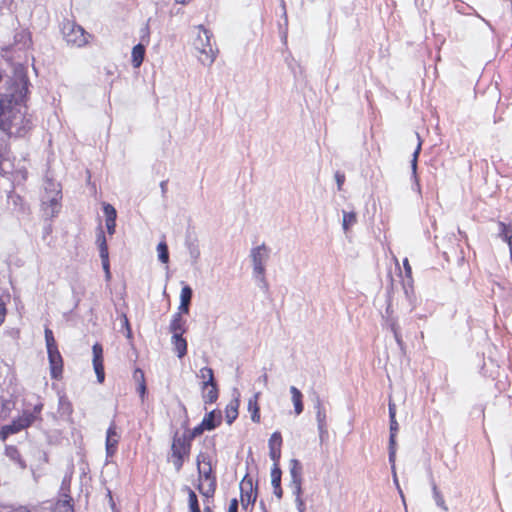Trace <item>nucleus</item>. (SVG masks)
Returning <instances> with one entry per match:
<instances>
[{
    "label": "nucleus",
    "mask_w": 512,
    "mask_h": 512,
    "mask_svg": "<svg viewBox=\"0 0 512 512\" xmlns=\"http://www.w3.org/2000/svg\"><path fill=\"white\" fill-rule=\"evenodd\" d=\"M265 273L266 272H261L260 274L254 273L253 277L257 281L259 288L267 292L269 290V284L266 280Z\"/></svg>",
    "instance_id": "79ce46f5"
},
{
    "label": "nucleus",
    "mask_w": 512,
    "mask_h": 512,
    "mask_svg": "<svg viewBox=\"0 0 512 512\" xmlns=\"http://www.w3.org/2000/svg\"><path fill=\"white\" fill-rule=\"evenodd\" d=\"M314 409L316 410L317 426H327L326 410L319 396L314 400Z\"/></svg>",
    "instance_id": "5701e85b"
},
{
    "label": "nucleus",
    "mask_w": 512,
    "mask_h": 512,
    "mask_svg": "<svg viewBox=\"0 0 512 512\" xmlns=\"http://www.w3.org/2000/svg\"><path fill=\"white\" fill-rule=\"evenodd\" d=\"M35 421L34 413H30V410H24L22 415L18 418L14 419L11 424H9V430L12 431H21L27 427H29Z\"/></svg>",
    "instance_id": "2eb2a0df"
},
{
    "label": "nucleus",
    "mask_w": 512,
    "mask_h": 512,
    "mask_svg": "<svg viewBox=\"0 0 512 512\" xmlns=\"http://www.w3.org/2000/svg\"><path fill=\"white\" fill-rule=\"evenodd\" d=\"M137 391L139 393V396L142 400V402L144 401L145 399V396H146V392H147V387H146V382H140L138 384V388H137Z\"/></svg>",
    "instance_id": "603ef678"
},
{
    "label": "nucleus",
    "mask_w": 512,
    "mask_h": 512,
    "mask_svg": "<svg viewBox=\"0 0 512 512\" xmlns=\"http://www.w3.org/2000/svg\"><path fill=\"white\" fill-rule=\"evenodd\" d=\"M389 453H388V460L391 464L392 471L395 470V459H396V445H392L389 443Z\"/></svg>",
    "instance_id": "09e8293b"
},
{
    "label": "nucleus",
    "mask_w": 512,
    "mask_h": 512,
    "mask_svg": "<svg viewBox=\"0 0 512 512\" xmlns=\"http://www.w3.org/2000/svg\"><path fill=\"white\" fill-rule=\"evenodd\" d=\"M158 259L160 262L167 264L169 262V250L165 241L159 242L157 245Z\"/></svg>",
    "instance_id": "f704fd0d"
},
{
    "label": "nucleus",
    "mask_w": 512,
    "mask_h": 512,
    "mask_svg": "<svg viewBox=\"0 0 512 512\" xmlns=\"http://www.w3.org/2000/svg\"><path fill=\"white\" fill-rule=\"evenodd\" d=\"M72 498L68 497L65 500H60L56 503L53 512H74Z\"/></svg>",
    "instance_id": "473e14b6"
},
{
    "label": "nucleus",
    "mask_w": 512,
    "mask_h": 512,
    "mask_svg": "<svg viewBox=\"0 0 512 512\" xmlns=\"http://www.w3.org/2000/svg\"><path fill=\"white\" fill-rule=\"evenodd\" d=\"M303 467L298 459H291L289 463L290 481H303L302 479Z\"/></svg>",
    "instance_id": "393cba45"
},
{
    "label": "nucleus",
    "mask_w": 512,
    "mask_h": 512,
    "mask_svg": "<svg viewBox=\"0 0 512 512\" xmlns=\"http://www.w3.org/2000/svg\"><path fill=\"white\" fill-rule=\"evenodd\" d=\"M95 373L104 371L103 360L93 361Z\"/></svg>",
    "instance_id": "e2e57ef3"
},
{
    "label": "nucleus",
    "mask_w": 512,
    "mask_h": 512,
    "mask_svg": "<svg viewBox=\"0 0 512 512\" xmlns=\"http://www.w3.org/2000/svg\"><path fill=\"white\" fill-rule=\"evenodd\" d=\"M58 412L60 413V415L62 417H67V418H69L73 413L72 404L65 395H62L59 397Z\"/></svg>",
    "instance_id": "bb28decb"
},
{
    "label": "nucleus",
    "mask_w": 512,
    "mask_h": 512,
    "mask_svg": "<svg viewBox=\"0 0 512 512\" xmlns=\"http://www.w3.org/2000/svg\"><path fill=\"white\" fill-rule=\"evenodd\" d=\"M201 422L207 428V431L214 430L222 422V413L219 410H212L204 416Z\"/></svg>",
    "instance_id": "a211bd4d"
},
{
    "label": "nucleus",
    "mask_w": 512,
    "mask_h": 512,
    "mask_svg": "<svg viewBox=\"0 0 512 512\" xmlns=\"http://www.w3.org/2000/svg\"><path fill=\"white\" fill-rule=\"evenodd\" d=\"M432 490H433V497H434L436 505L438 507H440L441 509H443L444 511H448V507L445 504L444 498L441 495V493L439 492L435 483H433Z\"/></svg>",
    "instance_id": "58836bf2"
},
{
    "label": "nucleus",
    "mask_w": 512,
    "mask_h": 512,
    "mask_svg": "<svg viewBox=\"0 0 512 512\" xmlns=\"http://www.w3.org/2000/svg\"><path fill=\"white\" fill-rule=\"evenodd\" d=\"M289 486L292 489V494L295 496V498L302 496V481H290Z\"/></svg>",
    "instance_id": "49530a36"
},
{
    "label": "nucleus",
    "mask_w": 512,
    "mask_h": 512,
    "mask_svg": "<svg viewBox=\"0 0 512 512\" xmlns=\"http://www.w3.org/2000/svg\"><path fill=\"white\" fill-rule=\"evenodd\" d=\"M120 440V434L117 432L115 422H112L106 431L105 450L106 458H111L115 455Z\"/></svg>",
    "instance_id": "9d476101"
},
{
    "label": "nucleus",
    "mask_w": 512,
    "mask_h": 512,
    "mask_svg": "<svg viewBox=\"0 0 512 512\" xmlns=\"http://www.w3.org/2000/svg\"><path fill=\"white\" fill-rule=\"evenodd\" d=\"M197 377L202 380V388H205L215 382L214 372L210 367L201 368Z\"/></svg>",
    "instance_id": "c85d7f7f"
},
{
    "label": "nucleus",
    "mask_w": 512,
    "mask_h": 512,
    "mask_svg": "<svg viewBox=\"0 0 512 512\" xmlns=\"http://www.w3.org/2000/svg\"><path fill=\"white\" fill-rule=\"evenodd\" d=\"M123 325L125 326L126 330H127V337L128 338H131L132 336V331H131V328H130V325H129V321H128V318L124 315L123 316Z\"/></svg>",
    "instance_id": "69168bd1"
},
{
    "label": "nucleus",
    "mask_w": 512,
    "mask_h": 512,
    "mask_svg": "<svg viewBox=\"0 0 512 512\" xmlns=\"http://www.w3.org/2000/svg\"><path fill=\"white\" fill-rule=\"evenodd\" d=\"M14 406L15 403L13 400L0 397V419L8 417Z\"/></svg>",
    "instance_id": "c756f323"
},
{
    "label": "nucleus",
    "mask_w": 512,
    "mask_h": 512,
    "mask_svg": "<svg viewBox=\"0 0 512 512\" xmlns=\"http://www.w3.org/2000/svg\"><path fill=\"white\" fill-rule=\"evenodd\" d=\"M199 33L194 41L196 50H198L199 61L205 66H211L216 59L217 49H214L211 43L212 33L204 26L198 27Z\"/></svg>",
    "instance_id": "20e7f679"
},
{
    "label": "nucleus",
    "mask_w": 512,
    "mask_h": 512,
    "mask_svg": "<svg viewBox=\"0 0 512 512\" xmlns=\"http://www.w3.org/2000/svg\"><path fill=\"white\" fill-rule=\"evenodd\" d=\"M390 420V436L389 442L392 445H396V435L399 430V425L396 418L389 419Z\"/></svg>",
    "instance_id": "a19ab883"
},
{
    "label": "nucleus",
    "mask_w": 512,
    "mask_h": 512,
    "mask_svg": "<svg viewBox=\"0 0 512 512\" xmlns=\"http://www.w3.org/2000/svg\"><path fill=\"white\" fill-rule=\"evenodd\" d=\"M403 267L407 279L406 281H404V287L406 288V285H410V283L412 282V268L407 258L403 260Z\"/></svg>",
    "instance_id": "a18cd8bd"
},
{
    "label": "nucleus",
    "mask_w": 512,
    "mask_h": 512,
    "mask_svg": "<svg viewBox=\"0 0 512 512\" xmlns=\"http://www.w3.org/2000/svg\"><path fill=\"white\" fill-rule=\"evenodd\" d=\"M62 189L58 182L47 179L44 183V194L41 198L43 216L46 220L56 217L61 210Z\"/></svg>",
    "instance_id": "f03ea898"
},
{
    "label": "nucleus",
    "mask_w": 512,
    "mask_h": 512,
    "mask_svg": "<svg viewBox=\"0 0 512 512\" xmlns=\"http://www.w3.org/2000/svg\"><path fill=\"white\" fill-rule=\"evenodd\" d=\"M282 471L278 463H274L271 468V485L276 486L281 484Z\"/></svg>",
    "instance_id": "c9c22d12"
},
{
    "label": "nucleus",
    "mask_w": 512,
    "mask_h": 512,
    "mask_svg": "<svg viewBox=\"0 0 512 512\" xmlns=\"http://www.w3.org/2000/svg\"><path fill=\"white\" fill-rule=\"evenodd\" d=\"M141 32L143 33L141 36L142 42L146 41V43H148L149 42V27H148V25H145V27L141 29Z\"/></svg>",
    "instance_id": "052dcab7"
},
{
    "label": "nucleus",
    "mask_w": 512,
    "mask_h": 512,
    "mask_svg": "<svg viewBox=\"0 0 512 512\" xmlns=\"http://www.w3.org/2000/svg\"><path fill=\"white\" fill-rule=\"evenodd\" d=\"M320 442L323 443L328 438L327 426H317Z\"/></svg>",
    "instance_id": "3c124183"
},
{
    "label": "nucleus",
    "mask_w": 512,
    "mask_h": 512,
    "mask_svg": "<svg viewBox=\"0 0 512 512\" xmlns=\"http://www.w3.org/2000/svg\"><path fill=\"white\" fill-rule=\"evenodd\" d=\"M269 446V456L273 460L274 463H278L281 457V446H282V436L281 433L276 431L274 432L268 442Z\"/></svg>",
    "instance_id": "dca6fc26"
},
{
    "label": "nucleus",
    "mask_w": 512,
    "mask_h": 512,
    "mask_svg": "<svg viewBox=\"0 0 512 512\" xmlns=\"http://www.w3.org/2000/svg\"><path fill=\"white\" fill-rule=\"evenodd\" d=\"M417 135V138H418V145L413 153V159L411 161V167H412V172H413V176L415 178V180L417 181V177H416V169H417V159H418V155L421 151V145H422V142L420 140V137L418 134Z\"/></svg>",
    "instance_id": "ea45409f"
},
{
    "label": "nucleus",
    "mask_w": 512,
    "mask_h": 512,
    "mask_svg": "<svg viewBox=\"0 0 512 512\" xmlns=\"http://www.w3.org/2000/svg\"><path fill=\"white\" fill-rule=\"evenodd\" d=\"M204 431H207V428L203 426V423L201 422L192 430L184 432L183 434L192 442L194 438L200 436Z\"/></svg>",
    "instance_id": "4c0bfd02"
},
{
    "label": "nucleus",
    "mask_w": 512,
    "mask_h": 512,
    "mask_svg": "<svg viewBox=\"0 0 512 512\" xmlns=\"http://www.w3.org/2000/svg\"><path fill=\"white\" fill-rule=\"evenodd\" d=\"M186 490L188 492L189 509H200L196 493L189 487H186Z\"/></svg>",
    "instance_id": "37998d69"
},
{
    "label": "nucleus",
    "mask_w": 512,
    "mask_h": 512,
    "mask_svg": "<svg viewBox=\"0 0 512 512\" xmlns=\"http://www.w3.org/2000/svg\"><path fill=\"white\" fill-rule=\"evenodd\" d=\"M357 221L356 213L351 211H343L342 227L344 231H348Z\"/></svg>",
    "instance_id": "72a5a7b5"
},
{
    "label": "nucleus",
    "mask_w": 512,
    "mask_h": 512,
    "mask_svg": "<svg viewBox=\"0 0 512 512\" xmlns=\"http://www.w3.org/2000/svg\"><path fill=\"white\" fill-rule=\"evenodd\" d=\"M171 343L178 358H183L187 353V341L183 338V334H173Z\"/></svg>",
    "instance_id": "6ab92c4d"
},
{
    "label": "nucleus",
    "mask_w": 512,
    "mask_h": 512,
    "mask_svg": "<svg viewBox=\"0 0 512 512\" xmlns=\"http://www.w3.org/2000/svg\"><path fill=\"white\" fill-rule=\"evenodd\" d=\"M31 39L30 34L22 30L20 32H17L14 36V43L15 45H19V49H24L30 45Z\"/></svg>",
    "instance_id": "7c9ffc66"
},
{
    "label": "nucleus",
    "mask_w": 512,
    "mask_h": 512,
    "mask_svg": "<svg viewBox=\"0 0 512 512\" xmlns=\"http://www.w3.org/2000/svg\"><path fill=\"white\" fill-rule=\"evenodd\" d=\"M335 180H336V183H337L338 190H341L342 189V185L345 182V175L343 173H340L339 171H337L335 173Z\"/></svg>",
    "instance_id": "864d4df0"
},
{
    "label": "nucleus",
    "mask_w": 512,
    "mask_h": 512,
    "mask_svg": "<svg viewBox=\"0 0 512 512\" xmlns=\"http://www.w3.org/2000/svg\"><path fill=\"white\" fill-rule=\"evenodd\" d=\"M169 331L172 333V335L184 334L186 332V321L183 319L180 313H175L172 315Z\"/></svg>",
    "instance_id": "4be33fe9"
},
{
    "label": "nucleus",
    "mask_w": 512,
    "mask_h": 512,
    "mask_svg": "<svg viewBox=\"0 0 512 512\" xmlns=\"http://www.w3.org/2000/svg\"><path fill=\"white\" fill-rule=\"evenodd\" d=\"M202 399L205 404L215 403L219 396L218 386L216 381L205 388H202Z\"/></svg>",
    "instance_id": "412c9836"
},
{
    "label": "nucleus",
    "mask_w": 512,
    "mask_h": 512,
    "mask_svg": "<svg viewBox=\"0 0 512 512\" xmlns=\"http://www.w3.org/2000/svg\"><path fill=\"white\" fill-rule=\"evenodd\" d=\"M189 309H190V305L189 304L180 303V305L178 307V312L177 313H180V315L182 316V314H188L189 313Z\"/></svg>",
    "instance_id": "bf43d9fd"
},
{
    "label": "nucleus",
    "mask_w": 512,
    "mask_h": 512,
    "mask_svg": "<svg viewBox=\"0 0 512 512\" xmlns=\"http://www.w3.org/2000/svg\"><path fill=\"white\" fill-rule=\"evenodd\" d=\"M44 334L50 367V376L52 379L59 380L63 374V358L58 350L52 330L46 327Z\"/></svg>",
    "instance_id": "7ed1b4c3"
},
{
    "label": "nucleus",
    "mask_w": 512,
    "mask_h": 512,
    "mask_svg": "<svg viewBox=\"0 0 512 512\" xmlns=\"http://www.w3.org/2000/svg\"><path fill=\"white\" fill-rule=\"evenodd\" d=\"M97 243L99 246V255L102 261V267L105 271L106 278H110V263H109V251H108V245L107 240L105 237V234L102 229L99 230L97 234Z\"/></svg>",
    "instance_id": "9b49d317"
},
{
    "label": "nucleus",
    "mask_w": 512,
    "mask_h": 512,
    "mask_svg": "<svg viewBox=\"0 0 512 512\" xmlns=\"http://www.w3.org/2000/svg\"><path fill=\"white\" fill-rule=\"evenodd\" d=\"M196 462L198 473L201 478L209 482H211L212 479H216V477L213 475L211 460L209 459L208 456H206L203 453H200L197 456Z\"/></svg>",
    "instance_id": "f8f14e48"
},
{
    "label": "nucleus",
    "mask_w": 512,
    "mask_h": 512,
    "mask_svg": "<svg viewBox=\"0 0 512 512\" xmlns=\"http://www.w3.org/2000/svg\"><path fill=\"white\" fill-rule=\"evenodd\" d=\"M18 88L11 94H0V130L11 132L16 123V107L24 103L29 87V80L22 72H17Z\"/></svg>",
    "instance_id": "f257e3e1"
},
{
    "label": "nucleus",
    "mask_w": 512,
    "mask_h": 512,
    "mask_svg": "<svg viewBox=\"0 0 512 512\" xmlns=\"http://www.w3.org/2000/svg\"><path fill=\"white\" fill-rule=\"evenodd\" d=\"M93 361L103 360V348L101 344L95 343L92 347Z\"/></svg>",
    "instance_id": "de8ad7c7"
},
{
    "label": "nucleus",
    "mask_w": 512,
    "mask_h": 512,
    "mask_svg": "<svg viewBox=\"0 0 512 512\" xmlns=\"http://www.w3.org/2000/svg\"><path fill=\"white\" fill-rule=\"evenodd\" d=\"M145 45L143 43H138L132 49V65L134 68H139L144 60L145 56Z\"/></svg>",
    "instance_id": "b1692460"
},
{
    "label": "nucleus",
    "mask_w": 512,
    "mask_h": 512,
    "mask_svg": "<svg viewBox=\"0 0 512 512\" xmlns=\"http://www.w3.org/2000/svg\"><path fill=\"white\" fill-rule=\"evenodd\" d=\"M103 212L106 217V228L109 235H113L115 233L116 228V218L117 212L116 209L109 203L103 204Z\"/></svg>",
    "instance_id": "f3484780"
},
{
    "label": "nucleus",
    "mask_w": 512,
    "mask_h": 512,
    "mask_svg": "<svg viewBox=\"0 0 512 512\" xmlns=\"http://www.w3.org/2000/svg\"><path fill=\"white\" fill-rule=\"evenodd\" d=\"M273 487V493L278 498L281 499L283 497V489L280 485L272 486Z\"/></svg>",
    "instance_id": "680f3d73"
},
{
    "label": "nucleus",
    "mask_w": 512,
    "mask_h": 512,
    "mask_svg": "<svg viewBox=\"0 0 512 512\" xmlns=\"http://www.w3.org/2000/svg\"><path fill=\"white\" fill-rule=\"evenodd\" d=\"M133 376L134 379L138 382V384L142 381L145 382L144 372L140 368L135 369Z\"/></svg>",
    "instance_id": "6e6d98bb"
},
{
    "label": "nucleus",
    "mask_w": 512,
    "mask_h": 512,
    "mask_svg": "<svg viewBox=\"0 0 512 512\" xmlns=\"http://www.w3.org/2000/svg\"><path fill=\"white\" fill-rule=\"evenodd\" d=\"M185 458L184 456H172V463L177 472L182 469Z\"/></svg>",
    "instance_id": "8fccbe9b"
},
{
    "label": "nucleus",
    "mask_w": 512,
    "mask_h": 512,
    "mask_svg": "<svg viewBox=\"0 0 512 512\" xmlns=\"http://www.w3.org/2000/svg\"><path fill=\"white\" fill-rule=\"evenodd\" d=\"M17 120L11 132H6L8 135H14L16 137H23L33 126L30 118H27L22 115L20 111H16Z\"/></svg>",
    "instance_id": "ddd939ff"
},
{
    "label": "nucleus",
    "mask_w": 512,
    "mask_h": 512,
    "mask_svg": "<svg viewBox=\"0 0 512 512\" xmlns=\"http://www.w3.org/2000/svg\"><path fill=\"white\" fill-rule=\"evenodd\" d=\"M238 508H239V502L236 498H233L230 501V504L228 507V512H238Z\"/></svg>",
    "instance_id": "13d9d810"
},
{
    "label": "nucleus",
    "mask_w": 512,
    "mask_h": 512,
    "mask_svg": "<svg viewBox=\"0 0 512 512\" xmlns=\"http://www.w3.org/2000/svg\"><path fill=\"white\" fill-rule=\"evenodd\" d=\"M199 491L202 493L205 497H212L216 490V479H212L211 482H209L208 488L206 490L202 489V485H198Z\"/></svg>",
    "instance_id": "c03bdc74"
},
{
    "label": "nucleus",
    "mask_w": 512,
    "mask_h": 512,
    "mask_svg": "<svg viewBox=\"0 0 512 512\" xmlns=\"http://www.w3.org/2000/svg\"><path fill=\"white\" fill-rule=\"evenodd\" d=\"M226 421L229 425H231L238 416V401L231 402L226 407Z\"/></svg>",
    "instance_id": "2f4dec72"
},
{
    "label": "nucleus",
    "mask_w": 512,
    "mask_h": 512,
    "mask_svg": "<svg viewBox=\"0 0 512 512\" xmlns=\"http://www.w3.org/2000/svg\"><path fill=\"white\" fill-rule=\"evenodd\" d=\"M290 393L292 395V402L294 405V411L297 415H300L303 412L304 406L302 402L303 395L301 391L295 386L290 387Z\"/></svg>",
    "instance_id": "a878e982"
},
{
    "label": "nucleus",
    "mask_w": 512,
    "mask_h": 512,
    "mask_svg": "<svg viewBox=\"0 0 512 512\" xmlns=\"http://www.w3.org/2000/svg\"><path fill=\"white\" fill-rule=\"evenodd\" d=\"M259 393H256L248 401V410L251 412V420L255 423L260 422V408L258 406Z\"/></svg>",
    "instance_id": "cd10ccee"
},
{
    "label": "nucleus",
    "mask_w": 512,
    "mask_h": 512,
    "mask_svg": "<svg viewBox=\"0 0 512 512\" xmlns=\"http://www.w3.org/2000/svg\"><path fill=\"white\" fill-rule=\"evenodd\" d=\"M270 257V249L265 243L253 247L250 251V258L252 261L253 271L252 274L266 272L265 265Z\"/></svg>",
    "instance_id": "423d86ee"
},
{
    "label": "nucleus",
    "mask_w": 512,
    "mask_h": 512,
    "mask_svg": "<svg viewBox=\"0 0 512 512\" xmlns=\"http://www.w3.org/2000/svg\"><path fill=\"white\" fill-rule=\"evenodd\" d=\"M42 408H43V404L42 403H39V404H36L33 408L32 411H30V413H34L35 415V420L39 417L41 411H42Z\"/></svg>",
    "instance_id": "0e129e2a"
},
{
    "label": "nucleus",
    "mask_w": 512,
    "mask_h": 512,
    "mask_svg": "<svg viewBox=\"0 0 512 512\" xmlns=\"http://www.w3.org/2000/svg\"><path fill=\"white\" fill-rule=\"evenodd\" d=\"M295 504H296L298 512H306V505H305V502H304L302 496L295 498Z\"/></svg>",
    "instance_id": "5fc2aeb1"
},
{
    "label": "nucleus",
    "mask_w": 512,
    "mask_h": 512,
    "mask_svg": "<svg viewBox=\"0 0 512 512\" xmlns=\"http://www.w3.org/2000/svg\"><path fill=\"white\" fill-rule=\"evenodd\" d=\"M193 290L189 285H184L180 293V303L191 304Z\"/></svg>",
    "instance_id": "e433bc0d"
},
{
    "label": "nucleus",
    "mask_w": 512,
    "mask_h": 512,
    "mask_svg": "<svg viewBox=\"0 0 512 512\" xmlns=\"http://www.w3.org/2000/svg\"><path fill=\"white\" fill-rule=\"evenodd\" d=\"M384 326H386L393 334L399 349L404 352L406 345L403 341L398 319L393 315L391 304L387 305L385 315H383Z\"/></svg>",
    "instance_id": "0eeeda50"
},
{
    "label": "nucleus",
    "mask_w": 512,
    "mask_h": 512,
    "mask_svg": "<svg viewBox=\"0 0 512 512\" xmlns=\"http://www.w3.org/2000/svg\"><path fill=\"white\" fill-rule=\"evenodd\" d=\"M241 503L244 509H247L249 505H253L257 498V492L253 491V481L246 475L241 483Z\"/></svg>",
    "instance_id": "1a4fd4ad"
},
{
    "label": "nucleus",
    "mask_w": 512,
    "mask_h": 512,
    "mask_svg": "<svg viewBox=\"0 0 512 512\" xmlns=\"http://www.w3.org/2000/svg\"><path fill=\"white\" fill-rule=\"evenodd\" d=\"M498 237L506 242L509 246L510 255L512 257V225L504 222L498 223Z\"/></svg>",
    "instance_id": "aec40b11"
},
{
    "label": "nucleus",
    "mask_w": 512,
    "mask_h": 512,
    "mask_svg": "<svg viewBox=\"0 0 512 512\" xmlns=\"http://www.w3.org/2000/svg\"><path fill=\"white\" fill-rule=\"evenodd\" d=\"M396 418V406L393 403H389V419Z\"/></svg>",
    "instance_id": "774afa93"
},
{
    "label": "nucleus",
    "mask_w": 512,
    "mask_h": 512,
    "mask_svg": "<svg viewBox=\"0 0 512 512\" xmlns=\"http://www.w3.org/2000/svg\"><path fill=\"white\" fill-rule=\"evenodd\" d=\"M192 442L184 435L176 432L171 445L172 456L188 457L191 452Z\"/></svg>",
    "instance_id": "6e6552de"
},
{
    "label": "nucleus",
    "mask_w": 512,
    "mask_h": 512,
    "mask_svg": "<svg viewBox=\"0 0 512 512\" xmlns=\"http://www.w3.org/2000/svg\"><path fill=\"white\" fill-rule=\"evenodd\" d=\"M9 425H5L2 427V436L3 438L5 439L8 435H11V434H15V433H18L17 431H12V430H9L10 428H8Z\"/></svg>",
    "instance_id": "338daca9"
},
{
    "label": "nucleus",
    "mask_w": 512,
    "mask_h": 512,
    "mask_svg": "<svg viewBox=\"0 0 512 512\" xmlns=\"http://www.w3.org/2000/svg\"><path fill=\"white\" fill-rule=\"evenodd\" d=\"M61 32L67 44L76 47H83L87 44L90 36L82 26L69 19L62 22Z\"/></svg>",
    "instance_id": "39448f33"
},
{
    "label": "nucleus",
    "mask_w": 512,
    "mask_h": 512,
    "mask_svg": "<svg viewBox=\"0 0 512 512\" xmlns=\"http://www.w3.org/2000/svg\"><path fill=\"white\" fill-rule=\"evenodd\" d=\"M7 310L6 305L3 300L0 298V325L4 322Z\"/></svg>",
    "instance_id": "4d7b16f0"
},
{
    "label": "nucleus",
    "mask_w": 512,
    "mask_h": 512,
    "mask_svg": "<svg viewBox=\"0 0 512 512\" xmlns=\"http://www.w3.org/2000/svg\"><path fill=\"white\" fill-rule=\"evenodd\" d=\"M185 247L188 250L191 264L194 265L200 258L199 241L196 235L191 232H187L185 236Z\"/></svg>",
    "instance_id": "4468645a"
}]
</instances>
